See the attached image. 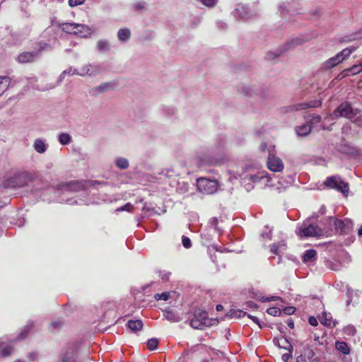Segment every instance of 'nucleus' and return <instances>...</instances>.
<instances>
[{
  "instance_id": "47",
  "label": "nucleus",
  "mask_w": 362,
  "mask_h": 362,
  "mask_svg": "<svg viewBox=\"0 0 362 362\" xmlns=\"http://www.w3.org/2000/svg\"><path fill=\"white\" fill-rule=\"evenodd\" d=\"M57 201L58 202H60V203H66L68 204H70V205H74V204H82L81 203V200L80 201V202H78V201L76 200H74L73 199H61V198H59L57 199Z\"/></svg>"
},
{
  "instance_id": "41",
  "label": "nucleus",
  "mask_w": 362,
  "mask_h": 362,
  "mask_svg": "<svg viewBox=\"0 0 362 362\" xmlns=\"http://www.w3.org/2000/svg\"><path fill=\"white\" fill-rule=\"evenodd\" d=\"M279 346L281 348L291 351L293 349L292 345L288 342L286 338H281L278 340Z\"/></svg>"
},
{
  "instance_id": "27",
  "label": "nucleus",
  "mask_w": 362,
  "mask_h": 362,
  "mask_svg": "<svg viewBox=\"0 0 362 362\" xmlns=\"http://www.w3.org/2000/svg\"><path fill=\"white\" fill-rule=\"evenodd\" d=\"M328 221L330 224L333 223L335 230H340L341 233L346 232L345 223L343 221L332 217H329Z\"/></svg>"
},
{
  "instance_id": "29",
  "label": "nucleus",
  "mask_w": 362,
  "mask_h": 362,
  "mask_svg": "<svg viewBox=\"0 0 362 362\" xmlns=\"http://www.w3.org/2000/svg\"><path fill=\"white\" fill-rule=\"evenodd\" d=\"M118 39L124 42H127L131 37V31L129 28H121L117 32Z\"/></svg>"
},
{
  "instance_id": "19",
  "label": "nucleus",
  "mask_w": 362,
  "mask_h": 362,
  "mask_svg": "<svg viewBox=\"0 0 362 362\" xmlns=\"http://www.w3.org/2000/svg\"><path fill=\"white\" fill-rule=\"evenodd\" d=\"M74 35L81 37H86L90 35V28L85 25L75 23Z\"/></svg>"
},
{
  "instance_id": "35",
  "label": "nucleus",
  "mask_w": 362,
  "mask_h": 362,
  "mask_svg": "<svg viewBox=\"0 0 362 362\" xmlns=\"http://www.w3.org/2000/svg\"><path fill=\"white\" fill-rule=\"evenodd\" d=\"M115 165L119 169L125 170L129 167V160L125 158L119 157L115 160Z\"/></svg>"
},
{
  "instance_id": "58",
  "label": "nucleus",
  "mask_w": 362,
  "mask_h": 362,
  "mask_svg": "<svg viewBox=\"0 0 362 362\" xmlns=\"http://www.w3.org/2000/svg\"><path fill=\"white\" fill-rule=\"evenodd\" d=\"M62 322L60 320L52 321L50 325V329L52 330L57 329L58 328H59L62 326Z\"/></svg>"
},
{
  "instance_id": "40",
  "label": "nucleus",
  "mask_w": 362,
  "mask_h": 362,
  "mask_svg": "<svg viewBox=\"0 0 362 362\" xmlns=\"http://www.w3.org/2000/svg\"><path fill=\"white\" fill-rule=\"evenodd\" d=\"M304 40L300 37H297L288 42L286 44L287 49L295 47L296 46L302 45L304 42Z\"/></svg>"
},
{
  "instance_id": "5",
  "label": "nucleus",
  "mask_w": 362,
  "mask_h": 362,
  "mask_svg": "<svg viewBox=\"0 0 362 362\" xmlns=\"http://www.w3.org/2000/svg\"><path fill=\"white\" fill-rule=\"evenodd\" d=\"M197 186L202 193L212 194L218 191L219 184L216 180L202 177L197 180Z\"/></svg>"
},
{
  "instance_id": "7",
  "label": "nucleus",
  "mask_w": 362,
  "mask_h": 362,
  "mask_svg": "<svg viewBox=\"0 0 362 362\" xmlns=\"http://www.w3.org/2000/svg\"><path fill=\"white\" fill-rule=\"evenodd\" d=\"M324 185L329 188L334 189L341 192L345 196H347L349 191V184L342 180L338 175L327 177L325 181Z\"/></svg>"
},
{
  "instance_id": "44",
  "label": "nucleus",
  "mask_w": 362,
  "mask_h": 362,
  "mask_svg": "<svg viewBox=\"0 0 362 362\" xmlns=\"http://www.w3.org/2000/svg\"><path fill=\"white\" fill-rule=\"evenodd\" d=\"M246 313L240 310H230L228 315L231 317V318H233V317H236V318H239V317H241L242 316H244L245 315Z\"/></svg>"
},
{
  "instance_id": "49",
  "label": "nucleus",
  "mask_w": 362,
  "mask_h": 362,
  "mask_svg": "<svg viewBox=\"0 0 362 362\" xmlns=\"http://www.w3.org/2000/svg\"><path fill=\"white\" fill-rule=\"evenodd\" d=\"M267 313L272 316H279L281 314V310L278 308H269Z\"/></svg>"
},
{
  "instance_id": "9",
  "label": "nucleus",
  "mask_w": 362,
  "mask_h": 362,
  "mask_svg": "<svg viewBox=\"0 0 362 362\" xmlns=\"http://www.w3.org/2000/svg\"><path fill=\"white\" fill-rule=\"evenodd\" d=\"M238 90L245 95L252 97L254 95L259 96L264 98L268 95V91L260 86H255L251 84H242Z\"/></svg>"
},
{
  "instance_id": "32",
  "label": "nucleus",
  "mask_w": 362,
  "mask_h": 362,
  "mask_svg": "<svg viewBox=\"0 0 362 362\" xmlns=\"http://www.w3.org/2000/svg\"><path fill=\"white\" fill-rule=\"evenodd\" d=\"M335 347L337 351L344 354H349L350 352V349L345 341H337L335 342Z\"/></svg>"
},
{
  "instance_id": "39",
  "label": "nucleus",
  "mask_w": 362,
  "mask_h": 362,
  "mask_svg": "<svg viewBox=\"0 0 362 362\" xmlns=\"http://www.w3.org/2000/svg\"><path fill=\"white\" fill-rule=\"evenodd\" d=\"M253 297L263 303L276 300L278 298H279L278 296H272V297H269V298L264 297V296H262L261 293H254Z\"/></svg>"
},
{
  "instance_id": "23",
  "label": "nucleus",
  "mask_w": 362,
  "mask_h": 362,
  "mask_svg": "<svg viewBox=\"0 0 362 362\" xmlns=\"http://www.w3.org/2000/svg\"><path fill=\"white\" fill-rule=\"evenodd\" d=\"M13 346L4 341L0 342V356L6 357L11 354Z\"/></svg>"
},
{
  "instance_id": "13",
  "label": "nucleus",
  "mask_w": 362,
  "mask_h": 362,
  "mask_svg": "<svg viewBox=\"0 0 362 362\" xmlns=\"http://www.w3.org/2000/svg\"><path fill=\"white\" fill-rule=\"evenodd\" d=\"M245 178H247L248 180L251 181L253 183H258L262 182H264L265 186H269V182L270 181L269 174L264 170L258 171L255 174H247L245 175Z\"/></svg>"
},
{
  "instance_id": "25",
  "label": "nucleus",
  "mask_w": 362,
  "mask_h": 362,
  "mask_svg": "<svg viewBox=\"0 0 362 362\" xmlns=\"http://www.w3.org/2000/svg\"><path fill=\"white\" fill-rule=\"evenodd\" d=\"M74 75L80 76V69H77L74 67L71 66L69 69L64 70L59 75V78H58V82H61L65 78L66 76H74Z\"/></svg>"
},
{
  "instance_id": "53",
  "label": "nucleus",
  "mask_w": 362,
  "mask_h": 362,
  "mask_svg": "<svg viewBox=\"0 0 362 362\" xmlns=\"http://www.w3.org/2000/svg\"><path fill=\"white\" fill-rule=\"evenodd\" d=\"M146 6H147V4L145 1H138L136 4H134V8L135 10L141 11V10L146 9Z\"/></svg>"
},
{
  "instance_id": "15",
  "label": "nucleus",
  "mask_w": 362,
  "mask_h": 362,
  "mask_svg": "<svg viewBox=\"0 0 362 362\" xmlns=\"http://www.w3.org/2000/svg\"><path fill=\"white\" fill-rule=\"evenodd\" d=\"M268 168L273 172H281L284 169V163L279 158L269 155L267 163Z\"/></svg>"
},
{
  "instance_id": "24",
  "label": "nucleus",
  "mask_w": 362,
  "mask_h": 362,
  "mask_svg": "<svg viewBox=\"0 0 362 362\" xmlns=\"http://www.w3.org/2000/svg\"><path fill=\"white\" fill-rule=\"evenodd\" d=\"M54 23L57 26L61 28L62 30L64 32L74 35V26H75V23H59V22H56V23Z\"/></svg>"
},
{
  "instance_id": "34",
  "label": "nucleus",
  "mask_w": 362,
  "mask_h": 362,
  "mask_svg": "<svg viewBox=\"0 0 362 362\" xmlns=\"http://www.w3.org/2000/svg\"><path fill=\"white\" fill-rule=\"evenodd\" d=\"M58 141L63 146L68 145L71 141V136L68 133H60L58 135Z\"/></svg>"
},
{
  "instance_id": "62",
  "label": "nucleus",
  "mask_w": 362,
  "mask_h": 362,
  "mask_svg": "<svg viewBox=\"0 0 362 362\" xmlns=\"http://www.w3.org/2000/svg\"><path fill=\"white\" fill-rule=\"evenodd\" d=\"M295 310L296 308L293 306H288L283 309L284 313L286 315H292L294 313Z\"/></svg>"
},
{
  "instance_id": "37",
  "label": "nucleus",
  "mask_w": 362,
  "mask_h": 362,
  "mask_svg": "<svg viewBox=\"0 0 362 362\" xmlns=\"http://www.w3.org/2000/svg\"><path fill=\"white\" fill-rule=\"evenodd\" d=\"M362 37V35L361 33H354L350 35H346L341 38V42H350L354 40H359Z\"/></svg>"
},
{
  "instance_id": "4",
  "label": "nucleus",
  "mask_w": 362,
  "mask_h": 362,
  "mask_svg": "<svg viewBox=\"0 0 362 362\" xmlns=\"http://www.w3.org/2000/svg\"><path fill=\"white\" fill-rule=\"evenodd\" d=\"M211 325L208 313L200 308L194 310L193 317L190 320V325L194 329H202Z\"/></svg>"
},
{
  "instance_id": "18",
  "label": "nucleus",
  "mask_w": 362,
  "mask_h": 362,
  "mask_svg": "<svg viewBox=\"0 0 362 362\" xmlns=\"http://www.w3.org/2000/svg\"><path fill=\"white\" fill-rule=\"evenodd\" d=\"M234 15L241 19H247L250 18L249 8L245 5H238L235 10Z\"/></svg>"
},
{
  "instance_id": "2",
  "label": "nucleus",
  "mask_w": 362,
  "mask_h": 362,
  "mask_svg": "<svg viewBox=\"0 0 362 362\" xmlns=\"http://www.w3.org/2000/svg\"><path fill=\"white\" fill-rule=\"evenodd\" d=\"M33 182L37 185H44L42 177L30 172H21L9 177L3 182L5 188H21L29 186Z\"/></svg>"
},
{
  "instance_id": "61",
  "label": "nucleus",
  "mask_w": 362,
  "mask_h": 362,
  "mask_svg": "<svg viewBox=\"0 0 362 362\" xmlns=\"http://www.w3.org/2000/svg\"><path fill=\"white\" fill-rule=\"evenodd\" d=\"M208 164L211 165V164H213V162L211 160H205L203 159H199L198 163H197V167L199 168H201L202 166H204L205 165H208Z\"/></svg>"
},
{
  "instance_id": "36",
  "label": "nucleus",
  "mask_w": 362,
  "mask_h": 362,
  "mask_svg": "<svg viewBox=\"0 0 362 362\" xmlns=\"http://www.w3.org/2000/svg\"><path fill=\"white\" fill-rule=\"evenodd\" d=\"M311 127L318 124L321 122V117L318 115H309L306 119Z\"/></svg>"
},
{
  "instance_id": "11",
  "label": "nucleus",
  "mask_w": 362,
  "mask_h": 362,
  "mask_svg": "<svg viewBox=\"0 0 362 362\" xmlns=\"http://www.w3.org/2000/svg\"><path fill=\"white\" fill-rule=\"evenodd\" d=\"M296 362H319L315 358L313 349L308 346H305L300 351V354L296 357Z\"/></svg>"
},
{
  "instance_id": "42",
  "label": "nucleus",
  "mask_w": 362,
  "mask_h": 362,
  "mask_svg": "<svg viewBox=\"0 0 362 362\" xmlns=\"http://www.w3.org/2000/svg\"><path fill=\"white\" fill-rule=\"evenodd\" d=\"M218 220L216 217H212L209 221V224L211 227L214 228L215 230L221 233L222 230L218 227Z\"/></svg>"
},
{
  "instance_id": "56",
  "label": "nucleus",
  "mask_w": 362,
  "mask_h": 362,
  "mask_svg": "<svg viewBox=\"0 0 362 362\" xmlns=\"http://www.w3.org/2000/svg\"><path fill=\"white\" fill-rule=\"evenodd\" d=\"M86 0H69V5L71 7H75L84 4Z\"/></svg>"
},
{
  "instance_id": "51",
  "label": "nucleus",
  "mask_w": 362,
  "mask_h": 362,
  "mask_svg": "<svg viewBox=\"0 0 362 362\" xmlns=\"http://www.w3.org/2000/svg\"><path fill=\"white\" fill-rule=\"evenodd\" d=\"M320 322L322 324L326 326H331L332 320L331 317L326 313L323 314V317L321 318Z\"/></svg>"
},
{
  "instance_id": "59",
  "label": "nucleus",
  "mask_w": 362,
  "mask_h": 362,
  "mask_svg": "<svg viewBox=\"0 0 362 362\" xmlns=\"http://www.w3.org/2000/svg\"><path fill=\"white\" fill-rule=\"evenodd\" d=\"M339 151L344 154H351L353 153V149L348 146H341L339 148Z\"/></svg>"
},
{
  "instance_id": "55",
  "label": "nucleus",
  "mask_w": 362,
  "mask_h": 362,
  "mask_svg": "<svg viewBox=\"0 0 362 362\" xmlns=\"http://www.w3.org/2000/svg\"><path fill=\"white\" fill-rule=\"evenodd\" d=\"M182 243L185 248H189L192 246L190 239L184 235L182 237Z\"/></svg>"
},
{
  "instance_id": "48",
  "label": "nucleus",
  "mask_w": 362,
  "mask_h": 362,
  "mask_svg": "<svg viewBox=\"0 0 362 362\" xmlns=\"http://www.w3.org/2000/svg\"><path fill=\"white\" fill-rule=\"evenodd\" d=\"M163 114L167 117H173L175 114V110L171 107H164L163 108Z\"/></svg>"
},
{
  "instance_id": "57",
  "label": "nucleus",
  "mask_w": 362,
  "mask_h": 362,
  "mask_svg": "<svg viewBox=\"0 0 362 362\" xmlns=\"http://www.w3.org/2000/svg\"><path fill=\"white\" fill-rule=\"evenodd\" d=\"M201 1L204 5L208 6V7H212L215 6L218 1V0H199Z\"/></svg>"
},
{
  "instance_id": "64",
  "label": "nucleus",
  "mask_w": 362,
  "mask_h": 362,
  "mask_svg": "<svg viewBox=\"0 0 362 362\" xmlns=\"http://www.w3.org/2000/svg\"><path fill=\"white\" fill-rule=\"evenodd\" d=\"M292 350H293V349H291V351H289V353H286V354H284L282 355V356H281V359H282V361H283L284 362H288V360H289L290 358H291V357H292V354H291V353H292Z\"/></svg>"
},
{
  "instance_id": "8",
  "label": "nucleus",
  "mask_w": 362,
  "mask_h": 362,
  "mask_svg": "<svg viewBox=\"0 0 362 362\" xmlns=\"http://www.w3.org/2000/svg\"><path fill=\"white\" fill-rule=\"evenodd\" d=\"M296 233L300 238L315 237L324 235V232L320 228L309 223L308 221L303 222Z\"/></svg>"
},
{
  "instance_id": "33",
  "label": "nucleus",
  "mask_w": 362,
  "mask_h": 362,
  "mask_svg": "<svg viewBox=\"0 0 362 362\" xmlns=\"http://www.w3.org/2000/svg\"><path fill=\"white\" fill-rule=\"evenodd\" d=\"M317 252L315 250L310 249L305 251L303 256L304 262H313L315 259Z\"/></svg>"
},
{
  "instance_id": "10",
  "label": "nucleus",
  "mask_w": 362,
  "mask_h": 362,
  "mask_svg": "<svg viewBox=\"0 0 362 362\" xmlns=\"http://www.w3.org/2000/svg\"><path fill=\"white\" fill-rule=\"evenodd\" d=\"M320 100H310L306 103H299L288 106L282 107L280 111L282 114H287L289 112H293L296 111L303 110L311 107H317L321 105Z\"/></svg>"
},
{
  "instance_id": "6",
  "label": "nucleus",
  "mask_w": 362,
  "mask_h": 362,
  "mask_svg": "<svg viewBox=\"0 0 362 362\" xmlns=\"http://www.w3.org/2000/svg\"><path fill=\"white\" fill-rule=\"evenodd\" d=\"M107 71L104 63H88L80 68V76L93 77Z\"/></svg>"
},
{
  "instance_id": "26",
  "label": "nucleus",
  "mask_w": 362,
  "mask_h": 362,
  "mask_svg": "<svg viewBox=\"0 0 362 362\" xmlns=\"http://www.w3.org/2000/svg\"><path fill=\"white\" fill-rule=\"evenodd\" d=\"M311 132V126L306 123L303 125L296 127V132L299 136H305Z\"/></svg>"
},
{
  "instance_id": "12",
  "label": "nucleus",
  "mask_w": 362,
  "mask_h": 362,
  "mask_svg": "<svg viewBox=\"0 0 362 362\" xmlns=\"http://www.w3.org/2000/svg\"><path fill=\"white\" fill-rule=\"evenodd\" d=\"M76 347L70 344L65 347L60 355V362H76Z\"/></svg>"
},
{
  "instance_id": "30",
  "label": "nucleus",
  "mask_w": 362,
  "mask_h": 362,
  "mask_svg": "<svg viewBox=\"0 0 362 362\" xmlns=\"http://www.w3.org/2000/svg\"><path fill=\"white\" fill-rule=\"evenodd\" d=\"M345 76L356 75L362 72V65L359 63L344 71Z\"/></svg>"
},
{
  "instance_id": "63",
  "label": "nucleus",
  "mask_w": 362,
  "mask_h": 362,
  "mask_svg": "<svg viewBox=\"0 0 362 362\" xmlns=\"http://www.w3.org/2000/svg\"><path fill=\"white\" fill-rule=\"evenodd\" d=\"M39 45H40V48H39V51L37 52L38 53L41 51L51 49L50 45H49L46 42H40Z\"/></svg>"
},
{
  "instance_id": "43",
  "label": "nucleus",
  "mask_w": 362,
  "mask_h": 362,
  "mask_svg": "<svg viewBox=\"0 0 362 362\" xmlns=\"http://www.w3.org/2000/svg\"><path fill=\"white\" fill-rule=\"evenodd\" d=\"M34 326V323L33 322H29L26 326L24 327L23 330L21 332V334H19L18 337L20 339H24L26 335H27V333L31 329L32 327Z\"/></svg>"
},
{
  "instance_id": "45",
  "label": "nucleus",
  "mask_w": 362,
  "mask_h": 362,
  "mask_svg": "<svg viewBox=\"0 0 362 362\" xmlns=\"http://www.w3.org/2000/svg\"><path fill=\"white\" fill-rule=\"evenodd\" d=\"M158 344V340L156 338H152L151 339H148L147 341V346L151 351L157 349Z\"/></svg>"
},
{
  "instance_id": "28",
  "label": "nucleus",
  "mask_w": 362,
  "mask_h": 362,
  "mask_svg": "<svg viewBox=\"0 0 362 362\" xmlns=\"http://www.w3.org/2000/svg\"><path fill=\"white\" fill-rule=\"evenodd\" d=\"M127 327L133 332L140 331L143 328V322L140 320H130L127 322Z\"/></svg>"
},
{
  "instance_id": "50",
  "label": "nucleus",
  "mask_w": 362,
  "mask_h": 362,
  "mask_svg": "<svg viewBox=\"0 0 362 362\" xmlns=\"http://www.w3.org/2000/svg\"><path fill=\"white\" fill-rule=\"evenodd\" d=\"M134 209V206L132 204H131L130 203H127L126 204H124V206H121V207H119L117 208L115 211L116 212H119V211H132V209Z\"/></svg>"
},
{
  "instance_id": "31",
  "label": "nucleus",
  "mask_w": 362,
  "mask_h": 362,
  "mask_svg": "<svg viewBox=\"0 0 362 362\" xmlns=\"http://www.w3.org/2000/svg\"><path fill=\"white\" fill-rule=\"evenodd\" d=\"M11 83L8 76H0V96L7 90Z\"/></svg>"
},
{
  "instance_id": "52",
  "label": "nucleus",
  "mask_w": 362,
  "mask_h": 362,
  "mask_svg": "<svg viewBox=\"0 0 362 362\" xmlns=\"http://www.w3.org/2000/svg\"><path fill=\"white\" fill-rule=\"evenodd\" d=\"M170 297V293L164 292L162 293H157L155 295L154 298L156 300H167Z\"/></svg>"
},
{
  "instance_id": "14",
  "label": "nucleus",
  "mask_w": 362,
  "mask_h": 362,
  "mask_svg": "<svg viewBox=\"0 0 362 362\" xmlns=\"http://www.w3.org/2000/svg\"><path fill=\"white\" fill-rule=\"evenodd\" d=\"M115 83L109 81L105 82L99 86H95L90 90V94L93 96H98L105 92L112 90L115 88Z\"/></svg>"
},
{
  "instance_id": "17",
  "label": "nucleus",
  "mask_w": 362,
  "mask_h": 362,
  "mask_svg": "<svg viewBox=\"0 0 362 362\" xmlns=\"http://www.w3.org/2000/svg\"><path fill=\"white\" fill-rule=\"evenodd\" d=\"M342 62H343V60L341 59L340 56H339V54H337L335 56H334V57L329 58V59H327V61H325L322 64L321 69H325V70L330 69L336 66L337 65H338L339 64H340Z\"/></svg>"
},
{
  "instance_id": "38",
  "label": "nucleus",
  "mask_w": 362,
  "mask_h": 362,
  "mask_svg": "<svg viewBox=\"0 0 362 362\" xmlns=\"http://www.w3.org/2000/svg\"><path fill=\"white\" fill-rule=\"evenodd\" d=\"M343 332L348 337H353L356 333V329L354 325H349L344 327Z\"/></svg>"
},
{
  "instance_id": "22",
  "label": "nucleus",
  "mask_w": 362,
  "mask_h": 362,
  "mask_svg": "<svg viewBox=\"0 0 362 362\" xmlns=\"http://www.w3.org/2000/svg\"><path fill=\"white\" fill-rule=\"evenodd\" d=\"M111 49L110 42L107 40H99L96 43V49L100 53H105Z\"/></svg>"
},
{
  "instance_id": "3",
  "label": "nucleus",
  "mask_w": 362,
  "mask_h": 362,
  "mask_svg": "<svg viewBox=\"0 0 362 362\" xmlns=\"http://www.w3.org/2000/svg\"><path fill=\"white\" fill-rule=\"evenodd\" d=\"M332 119L339 117H345L351 120L358 127L362 126V111L357 108H353L350 103H342L331 116Z\"/></svg>"
},
{
  "instance_id": "54",
  "label": "nucleus",
  "mask_w": 362,
  "mask_h": 362,
  "mask_svg": "<svg viewBox=\"0 0 362 362\" xmlns=\"http://www.w3.org/2000/svg\"><path fill=\"white\" fill-rule=\"evenodd\" d=\"M339 56H340V57L341 58V59L344 61V59H346V58H348L351 53H350V51L349 50V49L346 47L345 49H344L342 51H341L340 52L338 53Z\"/></svg>"
},
{
  "instance_id": "1",
  "label": "nucleus",
  "mask_w": 362,
  "mask_h": 362,
  "mask_svg": "<svg viewBox=\"0 0 362 362\" xmlns=\"http://www.w3.org/2000/svg\"><path fill=\"white\" fill-rule=\"evenodd\" d=\"M44 185H37L33 182L30 183L29 186L31 188V192L37 194L42 189H47L49 191H53L56 195L66 194L72 192H78L83 188V185L78 181H71L69 182H63L57 185L56 188L48 187V184L46 181L42 179Z\"/></svg>"
},
{
  "instance_id": "20",
  "label": "nucleus",
  "mask_w": 362,
  "mask_h": 362,
  "mask_svg": "<svg viewBox=\"0 0 362 362\" xmlns=\"http://www.w3.org/2000/svg\"><path fill=\"white\" fill-rule=\"evenodd\" d=\"M33 148L38 153H44L48 148V144L41 139H36L33 143Z\"/></svg>"
},
{
  "instance_id": "21",
  "label": "nucleus",
  "mask_w": 362,
  "mask_h": 362,
  "mask_svg": "<svg viewBox=\"0 0 362 362\" xmlns=\"http://www.w3.org/2000/svg\"><path fill=\"white\" fill-rule=\"evenodd\" d=\"M287 248V245L284 241H281L278 243H274L271 245V252L272 254L280 255Z\"/></svg>"
},
{
  "instance_id": "46",
  "label": "nucleus",
  "mask_w": 362,
  "mask_h": 362,
  "mask_svg": "<svg viewBox=\"0 0 362 362\" xmlns=\"http://www.w3.org/2000/svg\"><path fill=\"white\" fill-rule=\"evenodd\" d=\"M165 318L172 322L180 321V317L174 314L173 312L168 311L165 315Z\"/></svg>"
},
{
  "instance_id": "16",
  "label": "nucleus",
  "mask_w": 362,
  "mask_h": 362,
  "mask_svg": "<svg viewBox=\"0 0 362 362\" xmlns=\"http://www.w3.org/2000/svg\"><path fill=\"white\" fill-rule=\"evenodd\" d=\"M38 57V52H25L18 57V61L20 63H29L35 61Z\"/></svg>"
},
{
  "instance_id": "60",
  "label": "nucleus",
  "mask_w": 362,
  "mask_h": 362,
  "mask_svg": "<svg viewBox=\"0 0 362 362\" xmlns=\"http://www.w3.org/2000/svg\"><path fill=\"white\" fill-rule=\"evenodd\" d=\"M281 54V52L276 51V52H269L267 54V58L268 59H273L276 58V57H279Z\"/></svg>"
}]
</instances>
